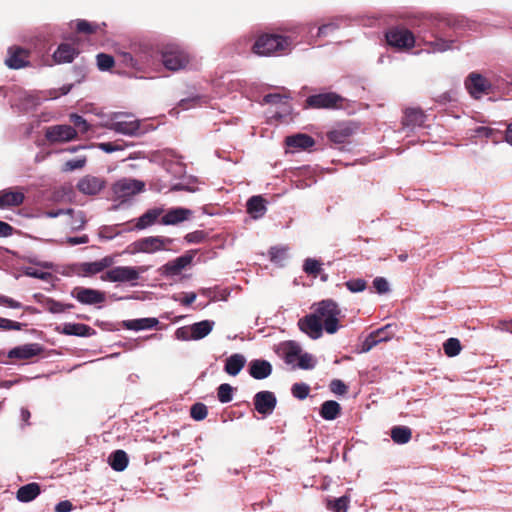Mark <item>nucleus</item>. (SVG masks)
Segmentation results:
<instances>
[{
	"label": "nucleus",
	"mask_w": 512,
	"mask_h": 512,
	"mask_svg": "<svg viewBox=\"0 0 512 512\" xmlns=\"http://www.w3.org/2000/svg\"><path fill=\"white\" fill-rule=\"evenodd\" d=\"M164 210L162 208H153L147 210L143 215H141L135 224L136 230H143L151 225H153L159 216L162 215Z\"/></svg>",
	"instance_id": "c85d7f7f"
},
{
	"label": "nucleus",
	"mask_w": 512,
	"mask_h": 512,
	"mask_svg": "<svg viewBox=\"0 0 512 512\" xmlns=\"http://www.w3.org/2000/svg\"><path fill=\"white\" fill-rule=\"evenodd\" d=\"M313 314L316 315L328 334H334L338 331L341 310L335 301L331 299L320 301L315 304Z\"/></svg>",
	"instance_id": "f03ea898"
},
{
	"label": "nucleus",
	"mask_w": 512,
	"mask_h": 512,
	"mask_svg": "<svg viewBox=\"0 0 512 512\" xmlns=\"http://www.w3.org/2000/svg\"><path fill=\"white\" fill-rule=\"evenodd\" d=\"M159 324V321L157 318H140V319H132V320H125L122 322V327L127 330H145V329H152L156 327Z\"/></svg>",
	"instance_id": "bb28decb"
},
{
	"label": "nucleus",
	"mask_w": 512,
	"mask_h": 512,
	"mask_svg": "<svg viewBox=\"0 0 512 512\" xmlns=\"http://www.w3.org/2000/svg\"><path fill=\"white\" fill-rule=\"evenodd\" d=\"M349 503V498L347 496H342L335 500L327 501V508L333 512H347Z\"/></svg>",
	"instance_id": "a19ab883"
},
{
	"label": "nucleus",
	"mask_w": 512,
	"mask_h": 512,
	"mask_svg": "<svg viewBox=\"0 0 512 512\" xmlns=\"http://www.w3.org/2000/svg\"><path fill=\"white\" fill-rule=\"evenodd\" d=\"M45 308L50 313L59 314V313H64V312L74 308V305L71 303L65 304V303L56 301L52 298H48L45 301Z\"/></svg>",
	"instance_id": "4c0bfd02"
},
{
	"label": "nucleus",
	"mask_w": 512,
	"mask_h": 512,
	"mask_svg": "<svg viewBox=\"0 0 512 512\" xmlns=\"http://www.w3.org/2000/svg\"><path fill=\"white\" fill-rule=\"evenodd\" d=\"M25 192L22 187H10L0 190V209H10L23 204Z\"/></svg>",
	"instance_id": "f8f14e48"
},
{
	"label": "nucleus",
	"mask_w": 512,
	"mask_h": 512,
	"mask_svg": "<svg viewBox=\"0 0 512 512\" xmlns=\"http://www.w3.org/2000/svg\"><path fill=\"white\" fill-rule=\"evenodd\" d=\"M205 233L204 231H194L191 233H188L185 236V240L189 243H201L205 239Z\"/></svg>",
	"instance_id": "e2e57ef3"
},
{
	"label": "nucleus",
	"mask_w": 512,
	"mask_h": 512,
	"mask_svg": "<svg viewBox=\"0 0 512 512\" xmlns=\"http://www.w3.org/2000/svg\"><path fill=\"white\" fill-rule=\"evenodd\" d=\"M255 410L262 415H270L274 411L277 399L271 391H260L254 396Z\"/></svg>",
	"instance_id": "2eb2a0df"
},
{
	"label": "nucleus",
	"mask_w": 512,
	"mask_h": 512,
	"mask_svg": "<svg viewBox=\"0 0 512 512\" xmlns=\"http://www.w3.org/2000/svg\"><path fill=\"white\" fill-rule=\"evenodd\" d=\"M443 350L448 357H455L461 352L462 345L459 339L452 337L443 343Z\"/></svg>",
	"instance_id": "ea45409f"
},
{
	"label": "nucleus",
	"mask_w": 512,
	"mask_h": 512,
	"mask_svg": "<svg viewBox=\"0 0 512 512\" xmlns=\"http://www.w3.org/2000/svg\"><path fill=\"white\" fill-rule=\"evenodd\" d=\"M345 99L335 92H325L310 95L305 100L306 108L338 109L343 106Z\"/></svg>",
	"instance_id": "423d86ee"
},
{
	"label": "nucleus",
	"mask_w": 512,
	"mask_h": 512,
	"mask_svg": "<svg viewBox=\"0 0 512 512\" xmlns=\"http://www.w3.org/2000/svg\"><path fill=\"white\" fill-rule=\"evenodd\" d=\"M79 54V51L74 45L69 43H62L58 46L53 54L56 63H70Z\"/></svg>",
	"instance_id": "5701e85b"
},
{
	"label": "nucleus",
	"mask_w": 512,
	"mask_h": 512,
	"mask_svg": "<svg viewBox=\"0 0 512 512\" xmlns=\"http://www.w3.org/2000/svg\"><path fill=\"white\" fill-rule=\"evenodd\" d=\"M303 270L308 275H312L313 277H317L321 272V263L312 258H307L303 265Z\"/></svg>",
	"instance_id": "37998d69"
},
{
	"label": "nucleus",
	"mask_w": 512,
	"mask_h": 512,
	"mask_svg": "<svg viewBox=\"0 0 512 512\" xmlns=\"http://www.w3.org/2000/svg\"><path fill=\"white\" fill-rule=\"evenodd\" d=\"M207 414V407L203 403H195L190 408V416L196 421H201L205 419L207 417Z\"/></svg>",
	"instance_id": "c03bdc74"
},
{
	"label": "nucleus",
	"mask_w": 512,
	"mask_h": 512,
	"mask_svg": "<svg viewBox=\"0 0 512 512\" xmlns=\"http://www.w3.org/2000/svg\"><path fill=\"white\" fill-rule=\"evenodd\" d=\"M62 334L73 335L80 337H90L96 333V331L89 325L82 323H65L61 330Z\"/></svg>",
	"instance_id": "393cba45"
},
{
	"label": "nucleus",
	"mask_w": 512,
	"mask_h": 512,
	"mask_svg": "<svg viewBox=\"0 0 512 512\" xmlns=\"http://www.w3.org/2000/svg\"><path fill=\"white\" fill-rule=\"evenodd\" d=\"M233 387L230 384L223 383L217 389V396L221 403H228L232 400Z\"/></svg>",
	"instance_id": "a18cd8bd"
},
{
	"label": "nucleus",
	"mask_w": 512,
	"mask_h": 512,
	"mask_svg": "<svg viewBox=\"0 0 512 512\" xmlns=\"http://www.w3.org/2000/svg\"><path fill=\"white\" fill-rule=\"evenodd\" d=\"M354 129L349 125H342L338 128L328 132L327 138L336 144H344L349 142L350 137L353 135Z\"/></svg>",
	"instance_id": "cd10ccee"
},
{
	"label": "nucleus",
	"mask_w": 512,
	"mask_h": 512,
	"mask_svg": "<svg viewBox=\"0 0 512 512\" xmlns=\"http://www.w3.org/2000/svg\"><path fill=\"white\" fill-rule=\"evenodd\" d=\"M246 359L242 354H233L225 361L224 370L231 376H236L244 368Z\"/></svg>",
	"instance_id": "7c9ffc66"
},
{
	"label": "nucleus",
	"mask_w": 512,
	"mask_h": 512,
	"mask_svg": "<svg viewBox=\"0 0 512 512\" xmlns=\"http://www.w3.org/2000/svg\"><path fill=\"white\" fill-rule=\"evenodd\" d=\"M298 327L303 333L307 334L312 339L320 338L324 330L322 323L318 321L316 315L313 313L299 319Z\"/></svg>",
	"instance_id": "dca6fc26"
},
{
	"label": "nucleus",
	"mask_w": 512,
	"mask_h": 512,
	"mask_svg": "<svg viewBox=\"0 0 512 512\" xmlns=\"http://www.w3.org/2000/svg\"><path fill=\"white\" fill-rule=\"evenodd\" d=\"M199 100H200L199 96H194V97H191V98L182 99L178 103V106L182 110H187V109H190L192 107H195L199 103Z\"/></svg>",
	"instance_id": "052dcab7"
},
{
	"label": "nucleus",
	"mask_w": 512,
	"mask_h": 512,
	"mask_svg": "<svg viewBox=\"0 0 512 512\" xmlns=\"http://www.w3.org/2000/svg\"><path fill=\"white\" fill-rule=\"evenodd\" d=\"M213 325L214 322L209 320L194 323L191 326V338L199 340L206 337L212 331Z\"/></svg>",
	"instance_id": "f704fd0d"
},
{
	"label": "nucleus",
	"mask_w": 512,
	"mask_h": 512,
	"mask_svg": "<svg viewBox=\"0 0 512 512\" xmlns=\"http://www.w3.org/2000/svg\"><path fill=\"white\" fill-rule=\"evenodd\" d=\"M30 51L20 46H11L7 50L5 64L10 69H21L30 65Z\"/></svg>",
	"instance_id": "9d476101"
},
{
	"label": "nucleus",
	"mask_w": 512,
	"mask_h": 512,
	"mask_svg": "<svg viewBox=\"0 0 512 512\" xmlns=\"http://www.w3.org/2000/svg\"><path fill=\"white\" fill-rule=\"evenodd\" d=\"M347 289L352 293L362 292L367 287V282L364 279H351L345 283Z\"/></svg>",
	"instance_id": "09e8293b"
},
{
	"label": "nucleus",
	"mask_w": 512,
	"mask_h": 512,
	"mask_svg": "<svg viewBox=\"0 0 512 512\" xmlns=\"http://www.w3.org/2000/svg\"><path fill=\"white\" fill-rule=\"evenodd\" d=\"M387 44L398 51H407L414 47L415 36L404 26H394L385 33Z\"/></svg>",
	"instance_id": "20e7f679"
},
{
	"label": "nucleus",
	"mask_w": 512,
	"mask_h": 512,
	"mask_svg": "<svg viewBox=\"0 0 512 512\" xmlns=\"http://www.w3.org/2000/svg\"><path fill=\"white\" fill-rule=\"evenodd\" d=\"M465 86L474 98L487 94L491 88L490 82L480 74L471 73L465 81Z\"/></svg>",
	"instance_id": "4468645a"
},
{
	"label": "nucleus",
	"mask_w": 512,
	"mask_h": 512,
	"mask_svg": "<svg viewBox=\"0 0 512 512\" xmlns=\"http://www.w3.org/2000/svg\"><path fill=\"white\" fill-rule=\"evenodd\" d=\"M162 63L168 70L177 71L188 64V57L178 50H166L162 53Z\"/></svg>",
	"instance_id": "a211bd4d"
},
{
	"label": "nucleus",
	"mask_w": 512,
	"mask_h": 512,
	"mask_svg": "<svg viewBox=\"0 0 512 512\" xmlns=\"http://www.w3.org/2000/svg\"><path fill=\"white\" fill-rule=\"evenodd\" d=\"M431 23L435 26V28L437 29V31H444V27L448 26V27H451V26H455L456 23L454 21H452L451 19H433L431 20Z\"/></svg>",
	"instance_id": "680f3d73"
},
{
	"label": "nucleus",
	"mask_w": 512,
	"mask_h": 512,
	"mask_svg": "<svg viewBox=\"0 0 512 512\" xmlns=\"http://www.w3.org/2000/svg\"><path fill=\"white\" fill-rule=\"evenodd\" d=\"M341 413V406L334 400L325 401L320 408V415L325 420H334Z\"/></svg>",
	"instance_id": "72a5a7b5"
},
{
	"label": "nucleus",
	"mask_w": 512,
	"mask_h": 512,
	"mask_svg": "<svg viewBox=\"0 0 512 512\" xmlns=\"http://www.w3.org/2000/svg\"><path fill=\"white\" fill-rule=\"evenodd\" d=\"M292 395L300 400L305 399L310 392V387L305 383H295L291 388Z\"/></svg>",
	"instance_id": "de8ad7c7"
},
{
	"label": "nucleus",
	"mask_w": 512,
	"mask_h": 512,
	"mask_svg": "<svg viewBox=\"0 0 512 512\" xmlns=\"http://www.w3.org/2000/svg\"><path fill=\"white\" fill-rule=\"evenodd\" d=\"M45 137L50 143L68 142L76 139L77 131L70 125H54L47 128Z\"/></svg>",
	"instance_id": "9b49d317"
},
{
	"label": "nucleus",
	"mask_w": 512,
	"mask_h": 512,
	"mask_svg": "<svg viewBox=\"0 0 512 512\" xmlns=\"http://www.w3.org/2000/svg\"><path fill=\"white\" fill-rule=\"evenodd\" d=\"M113 263V257L106 256L98 261L74 264L73 272L80 277H91L111 267Z\"/></svg>",
	"instance_id": "0eeeda50"
},
{
	"label": "nucleus",
	"mask_w": 512,
	"mask_h": 512,
	"mask_svg": "<svg viewBox=\"0 0 512 512\" xmlns=\"http://www.w3.org/2000/svg\"><path fill=\"white\" fill-rule=\"evenodd\" d=\"M24 324L0 317V328L3 330H21Z\"/></svg>",
	"instance_id": "6e6d98bb"
},
{
	"label": "nucleus",
	"mask_w": 512,
	"mask_h": 512,
	"mask_svg": "<svg viewBox=\"0 0 512 512\" xmlns=\"http://www.w3.org/2000/svg\"><path fill=\"white\" fill-rule=\"evenodd\" d=\"M85 164H86L85 157L69 160L64 164L63 170L68 172V171L82 169L85 166Z\"/></svg>",
	"instance_id": "864d4df0"
},
{
	"label": "nucleus",
	"mask_w": 512,
	"mask_h": 512,
	"mask_svg": "<svg viewBox=\"0 0 512 512\" xmlns=\"http://www.w3.org/2000/svg\"><path fill=\"white\" fill-rule=\"evenodd\" d=\"M110 129L127 136H137L140 134V121H116L111 123Z\"/></svg>",
	"instance_id": "b1692460"
},
{
	"label": "nucleus",
	"mask_w": 512,
	"mask_h": 512,
	"mask_svg": "<svg viewBox=\"0 0 512 512\" xmlns=\"http://www.w3.org/2000/svg\"><path fill=\"white\" fill-rule=\"evenodd\" d=\"M379 343H381V342L378 339V337H376V334L373 331L362 342V344H361V352L366 353V352L370 351L373 347H375Z\"/></svg>",
	"instance_id": "8fccbe9b"
},
{
	"label": "nucleus",
	"mask_w": 512,
	"mask_h": 512,
	"mask_svg": "<svg viewBox=\"0 0 512 512\" xmlns=\"http://www.w3.org/2000/svg\"><path fill=\"white\" fill-rule=\"evenodd\" d=\"M40 491V485L32 482L21 486L17 491L16 497L20 502H30L40 494Z\"/></svg>",
	"instance_id": "473e14b6"
},
{
	"label": "nucleus",
	"mask_w": 512,
	"mask_h": 512,
	"mask_svg": "<svg viewBox=\"0 0 512 512\" xmlns=\"http://www.w3.org/2000/svg\"><path fill=\"white\" fill-rule=\"evenodd\" d=\"M391 325L388 324L380 329L375 330L376 337L380 340V342H386L393 337V333L390 331Z\"/></svg>",
	"instance_id": "4d7b16f0"
},
{
	"label": "nucleus",
	"mask_w": 512,
	"mask_h": 512,
	"mask_svg": "<svg viewBox=\"0 0 512 512\" xmlns=\"http://www.w3.org/2000/svg\"><path fill=\"white\" fill-rule=\"evenodd\" d=\"M284 360L287 364L294 363L297 359L300 357L301 349L300 347L294 343V342H288L284 348Z\"/></svg>",
	"instance_id": "58836bf2"
},
{
	"label": "nucleus",
	"mask_w": 512,
	"mask_h": 512,
	"mask_svg": "<svg viewBox=\"0 0 512 512\" xmlns=\"http://www.w3.org/2000/svg\"><path fill=\"white\" fill-rule=\"evenodd\" d=\"M373 287L380 294H384L389 291V284L387 280L383 277H376L373 280Z\"/></svg>",
	"instance_id": "13d9d810"
},
{
	"label": "nucleus",
	"mask_w": 512,
	"mask_h": 512,
	"mask_svg": "<svg viewBox=\"0 0 512 512\" xmlns=\"http://www.w3.org/2000/svg\"><path fill=\"white\" fill-rule=\"evenodd\" d=\"M426 121V115L423 110L419 108H408L405 110L402 118V124L405 127H421Z\"/></svg>",
	"instance_id": "4be33fe9"
},
{
	"label": "nucleus",
	"mask_w": 512,
	"mask_h": 512,
	"mask_svg": "<svg viewBox=\"0 0 512 512\" xmlns=\"http://www.w3.org/2000/svg\"><path fill=\"white\" fill-rule=\"evenodd\" d=\"M298 365L302 369L313 368L314 365H313V360H312L311 355H309L307 353L300 355V357L298 359Z\"/></svg>",
	"instance_id": "0e129e2a"
},
{
	"label": "nucleus",
	"mask_w": 512,
	"mask_h": 512,
	"mask_svg": "<svg viewBox=\"0 0 512 512\" xmlns=\"http://www.w3.org/2000/svg\"><path fill=\"white\" fill-rule=\"evenodd\" d=\"M108 463L113 470L121 472L127 468L129 458L124 450L118 449L110 454Z\"/></svg>",
	"instance_id": "2f4dec72"
},
{
	"label": "nucleus",
	"mask_w": 512,
	"mask_h": 512,
	"mask_svg": "<svg viewBox=\"0 0 512 512\" xmlns=\"http://www.w3.org/2000/svg\"><path fill=\"white\" fill-rule=\"evenodd\" d=\"M249 373L254 379H265L271 375L272 365L266 360H252L249 364Z\"/></svg>",
	"instance_id": "412c9836"
},
{
	"label": "nucleus",
	"mask_w": 512,
	"mask_h": 512,
	"mask_svg": "<svg viewBox=\"0 0 512 512\" xmlns=\"http://www.w3.org/2000/svg\"><path fill=\"white\" fill-rule=\"evenodd\" d=\"M73 508V505L70 501L64 500L59 502L55 506V512H70Z\"/></svg>",
	"instance_id": "774afa93"
},
{
	"label": "nucleus",
	"mask_w": 512,
	"mask_h": 512,
	"mask_svg": "<svg viewBox=\"0 0 512 512\" xmlns=\"http://www.w3.org/2000/svg\"><path fill=\"white\" fill-rule=\"evenodd\" d=\"M192 215V211L187 208L177 207L172 208L166 212L165 215L162 216L160 220V224L162 225H176L181 223Z\"/></svg>",
	"instance_id": "aec40b11"
},
{
	"label": "nucleus",
	"mask_w": 512,
	"mask_h": 512,
	"mask_svg": "<svg viewBox=\"0 0 512 512\" xmlns=\"http://www.w3.org/2000/svg\"><path fill=\"white\" fill-rule=\"evenodd\" d=\"M96 29V25H93L86 20H79L76 24V31L78 33L93 34L96 32Z\"/></svg>",
	"instance_id": "3c124183"
},
{
	"label": "nucleus",
	"mask_w": 512,
	"mask_h": 512,
	"mask_svg": "<svg viewBox=\"0 0 512 512\" xmlns=\"http://www.w3.org/2000/svg\"><path fill=\"white\" fill-rule=\"evenodd\" d=\"M150 269L148 265L137 267L132 266H116L108 270L105 274L101 275V280L109 282H135L140 278V275Z\"/></svg>",
	"instance_id": "7ed1b4c3"
},
{
	"label": "nucleus",
	"mask_w": 512,
	"mask_h": 512,
	"mask_svg": "<svg viewBox=\"0 0 512 512\" xmlns=\"http://www.w3.org/2000/svg\"><path fill=\"white\" fill-rule=\"evenodd\" d=\"M124 61L127 65L131 66L137 71H143L145 67L148 65V61L146 63H143L138 58H135L130 54L124 55Z\"/></svg>",
	"instance_id": "603ef678"
},
{
	"label": "nucleus",
	"mask_w": 512,
	"mask_h": 512,
	"mask_svg": "<svg viewBox=\"0 0 512 512\" xmlns=\"http://www.w3.org/2000/svg\"><path fill=\"white\" fill-rule=\"evenodd\" d=\"M44 347L39 343H29L12 348L8 352V358L17 360H31L40 356Z\"/></svg>",
	"instance_id": "ddd939ff"
},
{
	"label": "nucleus",
	"mask_w": 512,
	"mask_h": 512,
	"mask_svg": "<svg viewBox=\"0 0 512 512\" xmlns=\"http://www.w3.org/2000/svg\"><path fill=\"white\" fill-rule=\"evenodd\" d=\"M285 143L289 147H294V148H299V149L305 150V149H308V148H311L312 146H314L315 140L307 134L298 133V134L286 137Z\"/></svg>",
	"instance_id": "c756f323"
},
{
	"label": "nucleus",
	"mask_w": 512,
	"mask_h": 512,
	"mask_svg": "<svg viewBox=\"0 0 512 512\" xmlns=\"http://www.w3.org/2000/svg\"><path fill=\"white\" fill-rule=\"evenodd\" d=\"M412 437V431L407 426H395L391 429V438L397 444H406Z\"/></svg>",
	"instance_id": "c9c22d12"
},
{
	"label": "nucleus",
	"mask_w": 512,
	"mask_h": 512,
	"mask_svg": "<svg viewBox=\"0 0 512 512\" xmlns=\"http://www.w3.org/2000/svg\"><path fill=\"white\" fill-rule=\"evenodd\" d=\"M13 230L14 229L10 224L0 220V237L11 236L13 233Z\"/></svg>",
	"instance_id": "338daca9"
},
{
	"label": "nucleus",
	"mask_w": 512,
	"mask_h": 512,
	"mask_svg": "<svg viewBox=\"0 0 512 512\" xmlns=\"http://www.w3.org/2000/svg\"><path fill=\"white\" fill-rule=\"evenodd\" d=\"M71 296L84 305L101 304L106 300L105 292L83 286L74 287Z\"/></svg>",
	"instance_id": "6e6552de"
},
{
	"label": "nucleus",
	"mask_w": 512,
	"mask_h": 512,
	"mask_svg": "<svg viewBox=\"0 0 512 512\" xmlns=\"http://www.w3.org/2000/svg\"><path fill=\"white\" fill-rule=\"evenodd\" d=\"M70 122L73 124L72 127L75 128L76 131L78 130L79 132H81L83 134L88 132L90 129L89 123L81 115L71 114Z\"/></svg>",
	"instance_id": "79ce46f5"
},
{
	"label": "nucleus",
	"mask_w": 512,
	"mask_h": 512,
	"mask_svg": "<svg viewBox=\"0 0 512 512\" xmlns=\"http://www.w3.org/2000/svg\"><path fill=\"white\" fill-rule=\"evenodd\" d=\"M330 390L337 395H344L348 391L347 385L339 379H334L330 383Z\"/></svg>",
	"instance_id": "5fc2aeb1"
},
{
	"label": "nucleus",
	"mask_w": 512,
	"mask_h": 512,
	"mask_svg": "<svg viewBox=\"0 0 512 512\" xmlns=\"http://www.w3.org/2000/svg\"><path fill=\"white\" fill-rule=\"evenodd\" d=\"M192 260V255L185 254L172 261H169L162 266V274L165 276H176L180 274L181 271L192 262Z\"/></svg>",
	"instance_id": "6ab92c4d"
},
{
	"label": "nucleus",
	"mask_w": 512,
	"mask_h": 512,
	"mask_svg": "<svg viewBox=\"0 0 512 512\" xmlns=\"http://www.w3.org/2000/svg\"><path fill=\"white\" fill-rule=\"evenodd\" d=\"M96 58L97 66L101 71L110 70L115 64L114 58L106 53H99Z\"/></svg>",
	"instance_id": "49530a36"
},
{
	"label": "nucleus",
	"mask_w": 512,
	"mask_h": 512,
	"mask_svg": "<svg viewBox=\"0 0 512 512\" xmlns=\"http://www.w3.org/2000/svg\"><path fill=\"white\" fill-rule=\"evenodd\" d=\"M106 186L104 178L86 175L82 177L77 183L79 192L85 195H96Z\"/></svg>",
	"instance_id": "f3484780"
},
{
	"label": "nucleus",
	"mask_w": 512,
	"mask_h": 512,
	"mask_svg": "<svg viewBox=\"0 0 512 512\" xmlns=\"http://www.w3.org/2000/svg\"><path fill=\"white\" fill-rule=\"evenodd\" d=\"M0 304L1 305H4V306H7L9 308H14V309H18L21 307V303L12 299V298H9L7 296H1L0 297Z\"/></svg>",
	"instance_id": "69168bd1"
},
{
	"label": "nucleus",
	"mask_w": 512,
	"mask_h": 512,
	"mask_svg": "<svg viewBox=\"0 0 512 512\" xmlns=\"http://www.w3.org/2000/svg\"><path fill=\"white\" fill-rule=\"evenodd\" d=\"M288 97L281 95V94H267L264 96L263 101L266 104H279V103H286V100Z\"/></svg>",
	"instance_id": "bf43d9fd"
},
{
	"label": "nucleus",
	"mask_w": 512,
	"mask_h": 512,
	"mask_svg": "<svg viewBox=\"0 0 512 512\" xmlns=\"http://www.w3.org/2000/svg\"><path fill=\"white\" fill-rule=\"evenodd\" d=\"M431 37L433 39L423 38V41L426 46H428L427 51L432 53L445 52L452 48V44L454 40L452 39H444L437 35L432 34Z\"/></svg>",
	"instance_id": "a878e982"
},
{
	"label": "nucleus",
	"mask_w": 512,
	"mask_h": 512,
	"mask_svg": "<svg viewBox=\"0 0 512 512\" xmlns=\"http://www.w3.org/2000/svg\"><path fill=\"white\" fill-rule=\"evenodd\" d=\"M143 189L144 183L142 181L126 178L118 180L112 187L114 195L119 199L136 195Z\"/></svg>",
	"instance_id": "1a4fd4ad"
},
{
	"label": "nucleus",
	"mask_w": 512,
	"mask_h": 512,
	"mask_svg": "<svg viewBox=\"0 0 512 512\" xmlns=\"http://www.w3.org/2000/svg\"><path fill=\"white\" fill-rule=\"evenodd\" d=\"M292 43L289 36L263 33L256 38L251 50L258 56H280L291 51Z\"/></svg>",
	"instance_id": "f257e3e1"
},
{
	"label": "nucleus",
	"mask_w": 512,
	"mask_h": 512,
	"mask_svg": "<svg viewBox=\"0 0 512 512\" xmlns=\"http://www.w3.org/2000/svg\"><path fill=\"white\" fill-rule=\"evenodd\" d=\"M173 239L163 236H148L136 240L129 248L132 253H155L162 250H169Z\"/></svg>",
	"instance_id": "39448f33"
},
{
	"label": "nucleus",
	"mask_w": 512,
	"mask_h": 512,
	"mask_svg": "<svg viewBox=\"0 0 512 512\" xmlns=\"http://www.w3.org/2000/svg\"><path fill=\"white\" fill-rule=\"evenodd\" d=\"M247 211L254 217L262 216L265 211V200L261 196H252L247 202Z\"/></svg>",
	"instance_id": "e433bc0d"
}]
</instances>
